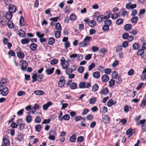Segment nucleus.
<instances>
[{
  "instance_id": "1",
  "label": "nucleus",
  "mask_w": 146,
  "mask_h": 146,
  "mask_svg": "<svg viewBox=\"0 0 146 146\" xmlns=\"http://www.w3.org/2000/svg\"><path fill=\"white\" fill-rule=\"evenodd\" d=\"M92 37L86 36L83 41L81 42L79 44L80 47H84L88 46L90 44V40Z\"/></svg>"
},
{
  "instance_id": "2",
  "label": "nucleus",
  "mask_w": 146,
  "mask_h": 146,
  "mask_svg": "<svg viewBox=\"0 0 146 146\" xmlns=\"http://www.w3.org/2000/svg\"><path fill=\"white\" fill-rule=\"evenodd\" d=\"M61 64L63 69L67 68L69 65V64L68 61L65 60V58L62 57L60 60Z\"/></svg>"
},
{
  "instance_id": "3",
  "label": "nucleus",
  "mask_w": 146,
  "mask_h": 146,
  "mask_svg": "<svg viewBox=\"0 0 146 146\" xmlns=\"http://www.w3.org/2000/svg\"><path fill=\"white\" fill-rule=\"evenodd\" d=\"M8 88L6 87H0V95L1 94L2 96H5L9 93Z\"/></svg>"
},
{
  "instance_id": "4",
  "label": "nucleus",
  "mask_w": 146,
  "mask_h": 146,
  "mask_svg": "<svg viewBox=\"0 0 146 146\" xmlns=\"http://www.w3.org/2000/svg\"><path fill=\"white\" fill-rule=\"evenodd\" d=\"M20 63L21 66V69L22 70H25L28 66L27 62L24 60H22L20 61Z\"/></svg>"
},
{
  "instance_id": "5",
  "label": "nucleus",
  "mask_w": 146,
  "mask_h": 146,
  "mask_svg": "<svg viewBox=\"0 0 146 146\" xmlns=\"http://www.w3.org/2000/svg\"><path fill=\"white\" fill-rule=\"evenodd\" d=\"M10 145V142L8 139L5 137H4L3 139V143L1 146H8Z\"/></svg>"
},
{
  "instance_id": "6",
  "label": "nucleus",
  "mask_w": 146,
  "mask_h": 146,
  "mask_svg": "<svg viewBox=\"0 0 146 146\" xmlns=\"http://www.w3.org/2000/svg\"><path fill=\"white\" fill-rule=\"evenodd\" d=\"M9 11L12 13H15L16 10V7L14 5H10L8 8Z\"/></svg>"
},
{
  "instance_id": "7",
  "label": "nucleus",
  "mask_w": 146,
  "mask_h": 146,
  "mask_svg": "<svg viewBox=\"0 0 146 146\" xmlns=\"http://www.w3.org/2000/svg\"><path fill=\"white\" fill-rule=\"evenodd\" d=\"M98 12H96L94 15L93 16L94 17H96V20L99 23H100L102 22V19H103V17H104L103 15H101L99 16H97L96 14V13H98Z\"/></svg>"
},
{
  "instance_id": "8",
  "label": "nucleus",
  "mask_w": 146,
  "mask_h": 146,
  "mask_svg": "<svg viewBox=\"0 0 146 146\" xmlns=\"http://www.w3.org/2000/svg\"><path fill=\"white\" fill-rule=\"evenodd\" d=\"M73 67L75 68L73 69L72 68H66L65 72L67 75L69 74L70 73H72L73 71H74L76 70L77 67L76 65H74Z\"/></svg>"
},
{
  "instance_id": "9",
  "label": "nucleus",
  "mask_w": 146,
  "mask_h": 146,
  "mask_svg": "<svg viewBox=\"0 0 146 146\" xmlns=\"http://www.w3.org/2000/svg\"><path fill=\"white\" fill-rule=\"evenodd\" d=\"M7 80L4 78H3L0 81V87H5L7 84Z\"/></svg>"
},
{
  "instance_id": "10",
  "label": "nucleus",
  "mask_w": 146,
  "mask_h": 146,
  "mask_svg": "<svg viewBox=\"0 0 146 146\" xmlns=\"http://www.w3.org/2000/svg\"><path fill=\"white\" fill-rule=\"evenodd\" d=\"M66 83L65 80L63 79H60L58 82V86L60 88L63 87Z\"/></svg>"
},
{
  "instance_id": "11",
  "label": "nucleus",
  "mask_w": 146,
  "mask_h": 146,
  "mask_svg": "<svg viewBox=\"0 0 146 146\" xmlns=\"http://www.w3.org/2000/svg\"><path fill=\"white\" fill-rule=\"evenodd\" d=\"M103 121L105 123L107 124L109 123L110 122V119L109 117L106 115H104V116H102Z\"/></svg>"
},
{
  "instance_id": "12",
  "label": "nucleus",
  "mask_w": 146,
  "mask_h": 146,
  "mask_svg": "<svg viewBox=\"0 0 146 146\" xmlns=\"http://www.w3.org/2000/svg\"><path fill=\"white\" fill-rule=\"evenodd\" d=\"M54 69V67H52L51 68H48L46 70L45 72L47 75H50L53 73Z\"/></svg>"
},
{
  "instance_id": "13",
  "label": "nucleus",
  "mask_w": 146,
  "mask_h": 146,
  "mask_svg": "<svg viewBox=\"0 0 146 146\" xmlns=\"http://www.w3.org/2000/svg\"><path fill=\"white\" fill-rule=\"evenodd\" d=\"M119 13L121 14V16L123 17L127 16L128 15V13L126 11L125 8L121 9L119 12Z\"/></svg>"
},
{
  "instance_id": "14",
  "label": "nucleus",
  "mask_w": 146,
  "mask_h": 146,
  "mask_svg": "<svg viewBox=\"0 0 146 146\" xmlns=\"http://www.w3.org/2000/svg\"><path fill=\"white\" fill-rule=\"evenodd\" d=\"M52 104L51 102H48L46 104H44L42 106L43 109L44 110H46Z\"/></svg>"
},
{
  "instance_id": "15",
  "label": "nucleus",
  "mask_w": 146,
  "mask_h": 146,
  "mask_svg": "<svg viewBox=\"0 0 146 146\" xmlns=\"http://www.w3.org/2000/svg\"><path fill=\"white\" fill-rule=\"evenodd\" d=\"M116 103V101H113L112 99H111L108 101L107 103V105L108 107H111L113 105H115Z\"/></svg>"
},
{
  "instance_id": "16",
  "label": "nucleus",
  "mask_w": 146,
  "mask_h": 146,
  "mask_svg": "<svg viewBox=\"0 0 146 146\" xmlns=\"http://www.w3.org/2000/svg\"><path fill=\"white\" fill-rule=\"evenodd\" d=\"M134 132H133V130L132 128H130L126 132V134L128 135V138H129L134 134Z\"/></svg>"
},
{
  "instance_id": "17",
  "label": "nucleus",
  "mask_w": 146,
  "mask_h": 146,
  "mask_svg": "<svg viewBox=\"0 0 146 146\" xmlns=\"http://www.w3.org/2000/svg\"><path fill=\"white\" fill-rule=\"evenodd\" d=\"M89 26L92 27H94L96 25V22L94 20L90 21L88 23Z\"/></svg>"
},
{
  "instance_id": "18",
  "label": "nucleus",
  "mask_w": 146,
  "mask_h": 146,
  "mask_svg": "<svg viewBox=\"0 0 146 146\" xmlns=\"http://www.w3.org/2000/svg\"><path fill=\"white\" fill-rule=\"evenodd\" d=\"M101 79L103 82H107L109 80V77L107 75H104L102 76Z\"/></svg>"
},
{
  "instance_id": "19",
  "label": "nucleus",
  "mask_w": 146,
  "mask_h": 146,
  "mask_svg": "<svg viewBox=\"0 0 146 146\" xmlns=\"http://www.w3.org/2000/svg\"><path fill=\"white\" fill-rule=\"evenodd\" d=\"M18 35L22 37H24L26 36L25 32L22 29H20L18 31Z\"/></svg>"
},
{
  "instance_id": "20",
  "label": "nucleus",
  "mask_w": 146,
  "mask_h": 146,
  "mask_svg": "<svg viewBox=\"0 0 146 146\" xmlns=\"http://www.w3.org/2000/svg\"><path fill=\"white\" fill-rule=\"evenodd\" d=\"M37 47V45L35 43H32L30 46L31 50L33 51H35L36 50Z\"/></svg>"
},
{
  "instance_id": "21",
  "label": "nucleus",
  "mask_w": 146,
  "mask_h": 146,
  "mask_svg": "<svg viewBox=\"0 0 146 146\" xmlns=\"http://www.w3.org/2000/svg\"><path fill=\"white\" fill-rule=\"evenodd\" d=\"M23 138V137L20 133H19L17 135V138L16 139V140L18 141H22Z\"/></svg>"
},
{
  "instance_id": "22",
  "label": "nucleus",
  "mask_w": 146,
  "mask_h": 146,
  "mask_svg": "<svg viewBox=\"0 0 146 146\" xmlns=\"http://www.w3.org/2000/svg\"><path fill=\"white\" fill-rule=\"evenodd\" d=\"M12 17V13L9 11L7 12L5 15V17L8 20L11 19Z\"/></svg>"
},
{
  "instance_id": "23",
  "label": "nucleus",
  "mask_w": 146,
  "mask_h": 146,
  "mask_svg": "<svg viewBox=\"0 0 146 146\" xmlns=\"http://www.w3.org/2000/svg\"><path fill=\"white\" fill-rule=\"evenodd\" d=\"M120 13H114L113 14H112L111 15V18L112 19H115L117 18V17H120Z\"/></svg>"
},
{
  "instance_id": "24",
  "label": "nucleus",
  "mask_w": 146,
  "mask_h": 146,
  "mask_svg": "<svg viewBox=\"0 0 146 146\" xmlns=\"http://www.w3.org/2000/svg\"><path fill=\"white\" fill-rule=\"evenodd\" d=\"M21 42L22 44L24 45L28 44L29 42V40L28 38H24L21 40Z\"/></svg>"
},
{
  "instance_id": "25",
  "label": "nucleus",
  "mask_w": 146,
  "mask_h": 146,
  "mask_svg": "<svg viewBox=\"0 0 146 146\" xmlns=\"http://www.w3.org/2000/svg\"><path fill=\"white\" fill-rule=\"evenodd\" d=\"M98 85L97 84H95L92 86V90L93 92H95L98 90Z\"/></svg>"
},
{
  "instance_id": "26",
  "label": "nucleus",
  "mask_w": 146,
  "mask_h": 146,
  "mask_svg": "<svg viewBox=\"0 0 146 146\" xmlns=\"http://www.w3.org/2000/svg\"><path fill=\"white\" fill-rule=\"evenodd\" d=\"M26 120L27 123H30L33 120L32 117L30 115H28L26 116Z\"/></svg>"
},
{
  "instance_id": "27",
  "label": "nucleus",
  "mask_w": 146,
  "mask_h": 146,
  "mask_svg": "<svg viewBox=\"0 0 146 146\" xmlns=\"http://www.w3.org/2000/svg\"><path fill=\"white\" fill-rule=\"evenodd\" d=\"M109 90L107 87H105L102 89L101 90V93L104 95H106L109 92Z\"/></svg>"
},
{
  "instance_id": "28",
  "label": "nucleus",
  "mask_w": 146,
  "mask_h": 146,
  "mask_svg": "<svg viewBox=\"0 0 146 146\" xmlns=\"http://www.w3.org/2000/svg\"><path fill=\"white\" fill-rule=\"evenodd\" d=\"M55 42V39L53 37H50L49 38L48 44L50 45H53Z\"/></svg>"
},
{
  "instance_id": "29",
  "label": "nucleus",
  "mask_w": 146,
  "mask_h": 146,
  "mask_svg": "<svg viewBox=\"0 0 146 146\" xmlns=\"http://www.w3.org/2000/svg\"><path fill=\"white\" fill-rule=\"evenodd\" d=\"M92 75L94 78L97 79L100 77V73L98 71L94 72L93 73Z\"/></svg>"
},
{
  "instance_id": "30",
  "label": "nucleus",
  "mask_w": 146,
  "mask_h": 146,
  "mask_svg": "<svg viewBox=\"0 0 146 146\" xmlns=\"http://www.w3.org/2000/svg\"><path fill=\"white\" fill-rule=\"evenodd\" d=\"M19 23L21 26H24L25 25L24 18L23 16H21L19 20Z\"/></svg>"
},
{
  "instance_id": "31",
  "label": "nucleus",
  "mask_w": 146,
  "mask_h": 146,
  "mask_svg": "<svg viewBox=\"0 0 146 146\" xmlns=\"http://www.w3.org/2000/svg\"><path fill=\"white\" fill-rule=\"evenodd\" d=\"M34 93L36 95H43L44 94V91L40 90H36L34 92Z\"/></svg>"
},
{
  "instance_id": "32",
  "label": "nucleus",
  "mask_w": 146,
  "mask_h": 146,
  "mask_svg": "<svg viewBox=\"0 0 146 146\" xmlns=\"http://www.w3.org/2000/svg\"><path fill=\"white\" fill-rule=\"evenodd\" d=\"M132 27V25L130 24H127L125 25L124 26V29L126 31H128L130 30Z\"/></svg>"
},
{
  "instance_id": "33",
  "label": "nucleus",
  "mask_w": 146,
  "mask_h": 146,
  "mask_svg": "<svg viewBox=\"0 0 146 146\" xmlns=\"http://www.w3.org/2000/svg\"><path fill=\"white\" fill-rule=\"evenodd\" d=\"M24 54L23 52H19L17 53V56L20 59H23L24 57Z\"/></svg>"
},
{
  "instance_id": "34",
  "label": "nucleus",
  "mask_w": 146,
  "mask_h": 146,
  "mask_svg": "<svg viewBox=\"0 0 146 146\" xmlns=\"http://www.w3.org/2000/svg\"><path fill=\"white\" fill-rule=\"evenodd\" d=\"M144 51L142 49H140L138 50L137 52V55L140 56H141L143 54Z\"/></svg>"
},
{
  "instance_id": "35",
  "label": "nucleus",
  "mask_w": 146,
  "mask_h": 146,
  "mask_svg": "<svg viewBox=\"0 0 146 146\" xmlns=\"http://www.w3.org/2000/svg\"><path fill=\"white\" fill-rule=\"evenodd\" d=\"M123 22V20L121 18H119L116 21V24L119 25H121Z\"/></svg>"
},
{
  "instance_id": "36",
  "label": "nucleus",
  "mask_w": 146,
  "mask_h": 146,
  "mask_svg": "<svg viewBox=\"0 0 146 146\" xmlns=\"http://www.w3.org/2000/svg\"><path fill=\"white\" fill-rule=\"evenodd\" d=\"M76 139V137L74 135H72L69 138V141L71 142H74Z\"/></svg>"
},
{
  "instance_id": "37",
  "label": "nucleus",
  "mask_w": 146,
  "mask_h": 146,
  "mask_svg": "<svg viewBox=\"0 0 146 146\" xmlns=\"http://www.w3.org/2000/svg\"><path fill=\"white\" fill-rule=\"evenodd\" d=\"M49 135H52L54 136H56L57 134L56 131L54 130H51L49 132Z\"/></svg>"
},
{
  "instance_id": "38",
  "label": "nucleus",
  "mask_w": 146,
  "mask_h": 146,
  "mask_svg": "<svg viewBox=\"0 0 146 146\" xmlns=\"http://www.w3.org/2000/svg\"><path fill=\"white\" fill-rule=\"evenodd\" d=\"M140 46L139 44L136 43H134L132 45L133 48L135 50L138 49Z\"/></svg>"
},
{
  "instance_id": "39",
  "label": "nucleus",
  "mask_w": 146,
  "mask_h": 146,
  "mask_svg": "<svg viewBox=\"0 0 146 146\" xmlns=\"http://www.w3.org/2000/svg\"><path fill=\"white\" fill-rule=\"evenodd\" d=\"M37 75L36 74H33L32 76V78L33 79L32 82H34L36 81H38V79L37 78Z\"/></svg>"
},
{
  "instance_id": "40",
  "label": "nucleus",
  "mask_w": 146,
  "mask_h": 146,
  "mask_svg": "<svg viewBox=\"0 0 146 146\" xmlns=\"http://www.w3.org/2000/svg\"><path fill=\"white\" fill-rule=\"evenodd\" d=\"M96 101V98L93 97L90 98L89 100V103L90 104H94Z\"/></svg>"
},
{
  "instance_id": "41",
  "label": "nucleus",
  "mask_w": 146,
  "mask_h": 146,
  "mask_svg": "<svg viewBox=\"0 0 146 146\" xmlns=\"http://www.w3.org/2000/svg\"><path fill=\"white\" fill-rule=\"evenodd\" d=\"M70 116L68 114H66L62 117V120L63 119L65 120H68L70 119Z\"/></svg>"
},
{
  "instance_id": "42",
  "label": "nucleus",
  "mask_w": 146,
  "mask_h": 146,
  "mask_svg": "<svg viewBox=\"0 0 146 146\" xmlns=\"http://www.w3.org/2000/svg\"><path fill=\"white\" fill-rule=\"evenodd\" d=\"M138 20V18L137 17H134L132 18L131 19V21L132 23H137Z\"/></svg>"
},
{
  "instance_id": "43",
  "label": "nucleus",
  "mask_w": 146,
  "mask_h": 146,
  "mask_svg": "<svg viewBox=\"0 0 146 146\" xmlns=\"http://www.w3.org/2000/svg\"><path fill=\"white\" fill-rule=\"evenodd\" d=\"M61 30H60V31H58L56 32L54 35L56 38H58L60 37L61 35Z\"/></svg>"
},
{
  "instance_id": "44",
  "label": "nucleus",
  "mask_w": 146,
  "mask_h": 146,
  "mask_svg": "<svg viewBox=\"0 0 146 146\" xmlns=\"http://www.w3.org/2000/svg\"><path fill=\"white\" fill-rule=\"evenodd\" d=\"M7 25L9 28L10 29L13 28L14 27L12 21L9 20L7 22Z\"/></svg>"
},
{
  "instance_id": "45",
  "label": "nucleus",
  "mask_w": 146,
  "mask_h": 146,
  "mask_svg": "<svg viewBox=\"0 0 146 146\" xmlns=\"http://www.w3.org/2000/svg\"><path fill=\"white\" fill-rule=\"evenodd\" d=\"M70 20L72 21H74L76 19V16L75 14H72L70 16Z\"/></svg>"
},
{
  "instance_id": "46",
  "label": "nucleus",
  "mask_w": 146,
  "mask_h": 146,
  "mask_svg": "<svg viewBox=\"0 0 146 146\" xmlns=\"http://www.w3.org/2000/svg\"><path fill=\"white\" fill-rule=\"evenodd\" d=\"M38 81L40 82L42 81L43 78V75L42 74H38L37 75Z\"/></svg>"
},
{
  "instance_id": "47",
  "label": "nucleus",
  "mask_w": 146,
  "mask_h": 146,
  "mask_svg": "<svg viewBox=\"0 0 146 146\" xmlns=\"http://www.w3.org/2000/svg\"><path fill=\"white\" fill-rule=\"evenodd\" d=\"M77 84L74 82L72 83L70 86V88L72 89H75L77 88Z\"/></svg>"
},
{
  "instance_id": "48",
  "label": "nucleus",
  "mask_w": 146,
  "mask_h": 146,
  "mask_svg": "<svg viewBox=\"0 0 146 146\" xmlns=\"http://www.w3.org/2000/svg\"><path fill=\"white\" fill-rule=\"evenodd\" d=\"M41 128L42 127L39 124L36 125L35 127V129L36 131L38 132H39L40 131Z\"/></svg>"
},
{
  "instance_id": "49",
  "label": "nucleus",
  "mask_w": 146,
  "mask_h": 146,
  "mask_svg": "<svg viewBox=\"0 0 146 146\" xmlns=\"http://www.w3.org/2000/svg\"><path fill=\"white\" fill-rule=\"evenodd\" d=\"M112 22L110 20L107 19L106 20L104 21V24L107 25L109 26L111 25Z\"/></svg>"
},
{
  "instance_id": "50",
  "label": "nucleus",
  "mask_w": 146,
  "mask_h": 146,
  "mask_svg": "<svg viewBox=\"0 0 146 146\" xmlns=\"http://www.w3.org/2000/svg\"><path fill=\"white\" fill-rule=\"evenodd\" d=\"M58 62V60L56 59H54L51 60L50 64L52 65H55L57 64Z\"/></svg>"
},
{
  "instance_id": "51",
  "label": "nucleus",
  "mask_w": 146,
  "mask_h": 146,
  "mask_svg": "<svg viewBox=\"0 0 146 146\" xmlns=\"http://www.w3.org/2000/svg\"><path fill=\"white\" fill-rule=\"evenodd\" d=\"M84 70V68L82 66H80L78 69V71L80 73H82Z\"/></svg>"
},
{
  "instance_id": "52",
  "label": "nucleus",
  "mask_w": 146,
  "mask_h": 146,
  "mask_svg": "<svg viewBox=\"0 0 146 146\" xmlns=\"http://www.w3.org/2000/svg\"><path fill=\"white\" fill-rule=\"evenodd\" d=\"M36 35L38 37L40 38H42L44 36V33L40 34V32H38L36 33Z\"/></svg>"
},
{
  "instance_id": "53",
  "label": "nucleus",
  "mask_w": 146,
  "mask_h": 146,
  "mask_svg": "<svg viewBox=\"0 0 146 146\" xmlns=\"http://www.w3.org/2000/svg\"><path fill=\"white\" fill-rule=\"evenodd\" d=\"M109 86L110 87L112 86L115 84V81L112 79L110 80L109 82Z\"/></svg>"
},
{
  "instance_id": "54",
  "label": "nucleus",
  "mask_w": 146,
  "mask_h": 146,
  "mask_svg": "<svg viewBox=\"0 0 146 146\" xmlns=\"http://www.w3.org/2000/svg\"><path fill=\"white\" fill-rule=\"evenodd\" d=\"M84 139L83 136H80L78 137L77 138V141L78 142L80 143L82 142Z\"/></svg>"
},
{
  "instance_id": "55",
  "label": "nucleus",
  "mask_w": 146,
  "mask_h": 146,
  "mask_svg": "<svg viewBox=\"0 0 146 146\" xmlns=\"http://www.w3.org/2000/svg\"><path fill=\"white\" fill-rule=\"evenodd\" d=\"M55 27L57 30H59L61 29V26L59 23L58 22L56 23Z\"/></svg>"
},
{
  "instance_id": "56",
  "label": "nucleus",
  "mask_w": 146,
  "mask_h": 146,
  "mask_svg": "<svg viewBox=\"0 0 146 146\" xmlns=\"http://www.w3.org/2000/svg\"><path fill=\"white\" fill-rule=\"evenodd\" d=\"M79 87L80 88H85V84L84 82H80L79 85Z\"/></svg>"
},
{
  "instance_id": "57",
  "label": "nucleus",
  "mask_w": 146,
  "mask_h": 146,
  "mask_svg": "<svg viewBox=\"0 0 146 146\" xmlns=\"http://www.w3.org/2000/svg\"><path fill=\"white\" fill-rule=\"evenodd\" d=\"M131 107H129L127 105H125L124 108V111L125 112H127L131 109Z\"/></svg>"
},
{
  "instance_id": "58",
  "label": "nucleus",
  "mask_w": 146,
  "mask_h": 146,
  "mask_svg": "<svg viewBox=\"0 0 146 146\" xmlns=\"http://www.w3.org/2000/svg\"><path fill=\"white\" fill-rule=\"evenodd\" d=\"M106 51L107 50L105 48H101L99 51L100 53H102V54H103L104 55L105 54V53Z\"/></svg>"
},
{
  "instance_id": "59",
  "label": "nucleus",
  "mask_w": 146,
  "mask_h": 146,
  "mask_svg": "<svg viewBox=\"0 0 146 146\" xmlns=\"http://www.w3.org/2000/svg\"><path fill=\"white\" fill-rule=\"evenodd\" d=\"M115 83L117 84H119L122 82L121 79L120 78L118 77L115 80Z\"/></svg>"
},
{
  "instance_id": "60",
  "label": "nucleus",
  "mask_w": 146,
  "mask_h": 146,
  "mask_svg": "<svg viewBox=\"0 0 146 146\" xmlns=\"http://www.w3.org/2000/svg\"><path fill=\"white\" fill-rule=\"evenodd\" d=\"M95 65L94 63H92L90 65L88 66V70L90 71L93 68H94Z\"/></svg>"
},
{
  "instance_id": "61",
  "label": "nucleus",
  "mask_w": 146,
  "mask_h": 146,
  "mask_svg": "<svg viewBox=\"0 0 146 146\" xmlns=\"http://www.w3.org/2000/svg\"><path fill=\"white\" fill-rule=\"evenodd\" d=\"M70 44L69 41L65 42L64 45L65 48L67 49L69 48L70 47Z\"/></svg>"
},
{
  "instance_id": "62",
  "label": "nucleus",
  "mask_w": 146,
  "mask_h": 146,
  "mask_svg": "<svg viewBox=\"0 0 146 146\" xmlns=\"http://www.w3.org/2000/svg\"><path fill=\"white\" fill-rule=\"evenodd\" d=\"M41 121V119L40 117L38 116H37L35 119V121L36 123H39Z\"/></svg>"
},
{
  "instance_id": "63",
  "label": "nucleus",
  "mask_w": 146,
  "mask_h": 146,
  "mask_svg": "<svg viewBox=\"0 0 146 146\" xmlns=\"http://www.w3.org/2000/svg\"><path fill=\"white\" fill-rule=\"evenodd\" d=\"M128 36V34L126 33H123L122 35V38L124 39H126L127 38V39Z\"/></svg>"
},
{
  "instance_id": "64",
  "label": "nucleus",
  "mask_w": 146,
  "mask_h": 146,
  "mask_svg": "<svg viewBox=\"0 0 146 146\" xmlns=\"http://www.w3.org/2000/svg\"><path fill=\"white\" fill-rule=\"evenodd\" d=\"M146 97L144 98V99L142 101V103L141 106L144 107L146 106Z\"/></svg>"
}]
</instances>
